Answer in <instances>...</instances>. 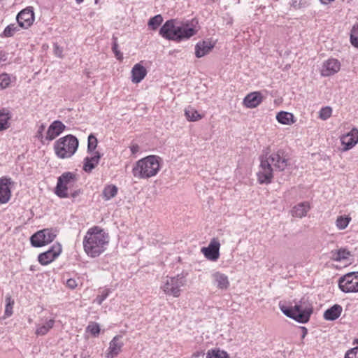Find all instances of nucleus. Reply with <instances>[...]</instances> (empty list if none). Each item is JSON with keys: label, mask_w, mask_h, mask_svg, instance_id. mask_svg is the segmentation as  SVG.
<instances>
[{"label": "nucleus", "mask_w": 358, "mask_h": 358, "mask_svg": "<svg viewBox=\"0 0 358 358\" xmlns=\"http://www.w3.org/2000/svg\"><path fill=\"white\" fill-rule=\"evenodd\" d=\"M259 160V170L257 176L260 184H270L273 178V171H283L289 164L287 155L282 149L271 153L269 148H267L263 150Z\"/></svg>", "instance_id": "obj_1"}, {"label": "nucleus", "mask_w": 358, "mask_h": 358, "mask_svg": "<svg viewBox=\"0 0 358 358\" xmlns=\"http://www.w3.org/2000/svg\"><path fill=\"white\" fill-rule=\"evenodd\" d=\"M108 242V234L101 227L94 226L87 230L83 242V248L89 257L95 258L106 250Z\"/></svg>", "instance_id": "obj_2"}, {"label": "nucleus", "mask_w": 358, "mask_h": 358, "mask_svg": "<svg viewBox=\"0 0 358 358\" xmlns=\"http://www.w3.org/2000/svg\"><path fill=\"white\" fill-rule=\"evenodd\" d=\"M164 38L181 42L190 38L196 34V30L188 24H177L176 20H167L160 28L159 31Z\"/></svg>", "instance_id": "obj_3"}, {"label": "nucleus", "mask_w": 358, "mask_h": 358, "mask_svg": "<svg viewBox=\"0 0 358 358\" xmlns=\"http://www.w3.org/2000/svg\"><path fill=\"white\" fill-rule=\"evenodd\" d=\"M161 158L149 155L138 160L132 169L133 176L138 179H148L157 174L160 169Z\"/></svg>", "instance_id": "obj_4"}, {"label": "nucleus", "mask_w": 358, "mask_h": 358, "mask_svg": "<svg viewBox=\"0 0 358 358\" xmlns=\"http://www.w3.org/2000/svg\"><path fill=\"white\" fill-rule=\"evenodd\" d=\"M279 307L287 317L303 324L309 321L313 313V306L304 297L299 303H296L294 306H287L280 303Z\"/></svg>", "instance_id": "obj_5"}, {"label": "nucleus", "mask_w": 358, "mask_h": 358, "mask_svg": "<svg viewBox=\"0 0 358 358\" xmlns=\"http://www.w3.org/2000/svg\"><path fill=\"white\" fill-rule=\"evenodd\" d=\"M78 140L73 135L69 134L57 140L54 144V150L60 159L73 156L78 148Z\"/></svg>", "instance_id": "obj_6"}, {"label": "nucleus", "mask_w": 358, "mask_h": 358, "mask_svg": "<svg viewBox=\"0 0 358 358\" xmlns=\"http://www.w3.org/2000/svg\"><path fill=\"white\" fill-rule=\"evenodd\" d=\"M186 283L185 276L177 275L174 277H166L164 284L161 286L163 292L169 296L178 297L180 295V288Z\"/></svg>", "instance_id": "obj_7"}, {"label": "nucleus", "mask_w": 358, "mask_h": 358, "mask_svg": "<svg viewBox=\"0 0 358 358\" xmlns=\"http://www.w3.org/2000/svg\"><path fill=\"white\" fill-rule=\"evenodd\" d=\"M78 180L77 175L72 172H64L57 178L55 193L60 198H68V189Z\"/></svg>", "instance_id": "obj_8"}, {"label": "nucleus", "mask_w": 358, "mask_h": 358, "mask_svg": "<svg viewBox=\"0 0 358 358\" xmlns=\"http://www.w3.org/2000/svg\"><path fill=\"white\" fill-rule=\"evenodd\" d=\"M58 231L55 228H46L39 230L30 237L32 246L40 248L52 242L57 236Z\"/></svg>", "instance_id": "obj_9"}, {"label": "nucleus", "mask_w": 358, "mask_h": 358, "mask_svg": "<svg viewBox=\"0 0 358 358\" xmlns=\"http://www.w3.org/2000/svg\"><path fill=\"white\" fill-rule=\"evenodd\" d=\"M338 287L345 293L358 292V272L348 273L341 277Z\"/></svg>", "instance_id": "obj_10"}, {"label": "nucleus", "mask_w": 358, "mask_h": 358, "mask_svg": "<svg viewBox=\"0 0 358 358\" xmlns=\"http://www.w3.org/2000/svg\"><path fill=\"white\" fill-rule=\"evenodd\" d=\"M62 250L61 244L56 243L48 250L39 254L38 261L41 265H48L61 254Z\"/></svg>", "instance_id": "obj_11"}, {"label": "nucleus", "mask_w": 358, "mask_h": 358, "mask_svg": "<svg viewBox=\"0 0 358 358\" xmlns=\"http://www.w3.org/2000/svg\"><path fill=\"white\" fill-rule=\"evenodd\" d=\"M16 20L19 26L23 29L29 28L34 21V13L32 8H27L21 10Z\"/></svg>", "instance_id": "obj_12"}, {"label": "nucleus", "mask_w": 358, "mask_h": 358, "mask_svg": "<svg viewBox=\"0 0 358 358\" xmlns=\"http://www.w3.org/2000/svg\"><path fill=\"white\" fill-rule=\"evenodd\" d=\"M341 66V62L337 59L329 58L323 62L321 75L324 77L334 75L340 71Z\"/></svg>", "instance_id": "obj_13"}, {"label": "nucleus", "mask_w": 358, "mask_h": 358, "mask_svg": "<svg viewBox=\"0 0 358 358\" xmlns=\"http://www.w3.org/2000/svg\"><path fill=\"white\" fill-rule=\"evenodd\" d=\"M220 248L219 241L217 238H213L208 247L202 248L201 252L208 259L216 261L220 257Z\"/></svg>", "instance_id": "obj_14"}, {"label": "nucleus", "mask_w": 358, "mask_h": 358, "mask_svg": "<svg viewBox=\"0 0 358 358\" xmlns=\"http://www.w3.org/2000/svg\"><path fill=\"white\" fill-rule=\"evenodd\" d=\"M66 125L59 120L53 121L49 126L45 139L51 141L59 136L65 129Z\"/></svg>", "instance_id": "obj_15"}, {"label": "nucleus", "mask_w": 358, "mask_h": 358, "mask_svg": "<svg viewBox=\"0 0 358 358\" xmlns=\"http://www.w3.org/2000/svg\"><path fill=\"white\" fill-rule=\"evenodd\" d=\"M341 141L344 146L343 151H347L352 148L358 143V129L353 128L349 133L343 135Z\"/></svg>", "instance_id": "obj_16"}, {"label": "nucleus", "mask_w": 358, "mask_h": 358, "mask_svg": "<svg viewBox=\"0 0 358 358\" xmlns=\"http://www.w3.org/2000/svg\"><path fill=\"white\" fill-rule=\"evenodd\" d=\"M12 180L9 178H0V203H6L10 199V185Z\"/></svg>", "instance_id": "obj_17"}, {"label": "nucleus", "mask_w": 358, "mask_h": 358, "mask_svg": "<svg viewBox=\"0 0 358 358\" xmlns=\"http://www.w3.org/2000/svg\"><path fill=\"white\" fill-rule=\"evenodd\" d=\"M122 336H115L110 342L106 358H115L122 350L124 343L122 341Z\"/></svg>", "instance_id": "obj_18"}, {"label": "nucleus", "mask_w": 358, "mask_h": 358, "mask_svg": "<svg viewBox=\"0 0 358 358\" xmlns=\"http://www.w3.org/2000/svg\"><path fill=\"white\" fill-rule=\"evenodd\" d=\"M262 99L260 92H251L244 98L243 104L248 108H254L262 103Z\"/></svg>", "instance_id": "obj_19"}, {"label": "nucleus", "mask_w": 358, "mask_h": 358, "mask_svg": "<svg viewBox=\"0 0 358 358\" xmlns=\"http://www.w3.org/2000/svg\"><path fill=\"white\" fill-rule=\"evenodd\" d=\"M214 44L210 41H203L199 42L195 45V56L197 58H201L208 54L212 50Z\"/></svg>", "instance_id": "obj_20"}, {"label": "nucleus", "mask_w": 358, "mask_h": 358, "mask_svg": "<svg viewBox=\"0 0 358 358\" xmlns=\"http://www.w3.org/2000/svg\"><path fill=\"white\" fill-rule=\"evenodd\" d=\"M214 284L218 289H227L229 286L228 277L219 271L215 272L212 275Z\"/></svg>", "instance_id": "obj_21"}, {"label": "nucleus", "mask_w": 358, "mask_h": 358, "mask_svg": "<svg viewBox=\"0 0 358 358\" xmlns=\"http://www.w3.org/2000/svg\"><path fill=\"white\" fill-rule=\"evenodd\" d=\"M147 75L146 69L141 64H136L131 70L132 82L134 83H140Z\"/></svg>", "instance_id": "obj_22"}, {"label": "nucleus", "mask_w": 358, "mask_h": 358, "mask_svg": "<svg viewBox=\"0 0 358 358\" xmlns=\"http://www.w3.org/2000/svg\"><path fill=\"white\" fill-rule=\"evenodd\" d=\"M343 308L341 305L334 304L324 311L323 317L326 320L334 321L338 319L341 315Z\"/></svg>", "instance_id": "obj_23"}, {"label": "nucleus", "mask_w": 358, "mask_h": 358, "mask_svg": "<svg viewBox=\"0 0 358 358\" xmlns=\"http://www.w3.org/2000/svg\"><path fill=\"white\" fill-rule=\"evenodd\" d=\"M12 118V113L7 108L0 109V131L6 130L10 126L9 120Z\"/></svg>", "instance_id": "obj_24"}, {"label": "nucleus", "mask_w": 358, "mask_h": 358, "mask_svg": "<svg viewBox=\"0 0 358 358\" xmlns=\"http://www.w3.org/2000/svg\"><path fill=\"white\" fill-rule=\"evenodd\" d=\"M101 155L99 152H96L94 156L86 157L84 159L83 170L87 173H90L99 164Z\"/></svg>", "instance_id": "obj_25"}, {"label": "nucleus", "mask_w": 358, "mask_h": 358, "mask_svg": "<svg viewBox=\"0 0 358 358\" xmlns=\"http://www.w3.org/2000/svg\"><path fill=\"white\" fill-rule=\"evenodd\" d=\"M310 209V205L308 202H302L296 205L292 210V214L294 217H303L306 215Z\"/></svg>", "instance_id": "obj_26"}, {"label": "nucleus", "mask_w": 358, "mask_h": 358, "mask_svg": "<svg viewBox=\"0 0 358 358\" xmlns=\"http://www.w3.org/2000/svg\"><path fill=\"white\" fill-rule=\"evenodd\" d=\"M55 320L51 319L42 325H37L35 334L37 336H44L54 327Z\"/></svg>", "instance_id": "obj_27"}, {"label": "nucleus", "mask_w": 358, "mask_h": 358, "mask_svg": "<svg viewBox=\"0 0 358 358\" xmlns=\"http://www.w3.org/2000/svg\"><path fill=\"white\" fill-rule=\"evenodd\" d=\"M277 120L283 124H291L294 123V115L292 113L285 111H280L276 115Z\"/></svg>", "instance_id": "obj_28"}, {"label": "nucleus", "mask_w": 358, "mask_h": 358, "mask_svg": "<svg viewBox=\"0 0 358 358\" xmlns=\"http://www.w3.org/2000/svg\"><path fill=\"white\" fill-rule=\"evenodd\" d=\"M117 194V187L113 185H106L102 192L103 196L106 201L115 197Z\"/></svg>", "instance_id": "obj_29"}, {"label": "nucleus", "mask_w": 358, "mask_h": 358, "mask_svg": "<svg viewBox=\"0 0 358 358\" xmlns=\"http://www.w3.org/2000/svg\"><path fill=\"white\" fill-rule=\"evenodd\" d=\"M332 259L337 262H341L348 259L350 252L345 248H341L336 251H332Z\"/></svg>", "instance_id": "obj_30"}, {"label": "nucleus", "mask_w": 358, "mask_h": 358, "mask_svg": "<svg viewBox=\"0 0 358 358\" xmlns=\"http://www.w3.org/2000/svg\"><path fill=\"white\" fill-rule=\"evenodd\" d=\"M206 358H230L227 352L215 348L209 350L206 353Z\"/></svg>", "instance_id": "obj_31"}, {"label": "nucleus", "mask_w": 358, "mask_h": 358, "mask_svg": "<svg viewBox=\"0 0 358 358\" xmlns=\"http://www.w3.org/2000/svg\"><path fill=\"white\" fill-rule=\"evenodd\" d=\"M18 25L15 24H10L8 25L3 30V33L1 34V37H11L13 36L17 31L20 30Z\"/></svg>", "instance_id": "obj_32"}, {"label": "nucleus", "mask_w": 358, "mask_h": 358, "mask_svg": "<svg viewBox=\"0 0 358 358\" xmlns=\"http://www.w3.org/2000/svg\"><path fill=\"white\" fill-rule=\"evenodd\" d=\"M350 221L351 217L349 216H338L336 220V225L338 229L343 230L348 227Z\"/></svg>", "instance_id": "obj_33"}, {"label": "nucleus", "mask_w": 358, "mask_h": 358, "mask_svg": "<svg viewBox=\"0 0 358 358\" xmlns=\"http://www.w3.org/2000/svg\"><path fill=\"white\" fill-rule=\"evenodd\" d=\"M185 114L187 119L189 121H197L201 118V115L192 108L185 109Z\"/></svg>", "instance_id": "obj_34"}, {"label": "nucleus", "mask_w": 358, "mask_h": 358, "mask_svg": "<svg viewBox=\"0 0 358 358\" xmlns=\"http://www.w3.org/2000/svg\"><path fill=\"white\" fill-rule=\"evenodd\" d=\"M163 22V17L161 15H157L151 17L148 21V26L153 30L157 29Z\"/></svg>", "instance_id": "obj_35"}, {"label": "nucleus", "mask_w": 358, "mask_h": 358, "mask_svg": "<svg viewBox=\"0 0 358 358\" xmlns=\"http://www.w3.org/2000/svg\"><path fill=\"white\" fill-rule=\"evenodd\" d=\"M10 81V76L8 73H1L0 75V89L3 90L7 88L9 86Z\"/></svg>", "instance_id": "obj_36"}, {"label": "nucleus", "mask_w": 358, "mask_h": 358, "mask_svg": "<svg viewBox=\"0 0 358 358\" xmlns=\"http://www.w3.org/2000/svg\"><path fill=\"white\" fill-rule=\"evenodd\" d=\"M351 44L358 48V26L354 25L350 33Z\"/></svg>", "instance_id": "obj_37"}, {"label": "nucleus", "mask_w": 358, "mask_h": 358, "mask_svg": "<svg viewBox=\"0 0 358 358\" xmlns=\"http://www.w3.org/2000/svg\"><path fill=\"white\" fill-rule=\"evenodd\" d=\"M112 50H113V53L115 54L116 58L118 60H120V61L122 60L123 55L118 50L117 38V37H115V36L113 37Z\"/></svg>", "instance_id": "obj_38"}, {"label": "nucleus", "mask_w": 358, "mask_h": 358, "mask_svg": "<svg viewBox=\"0 0 358 358\" xmlns=\"http://www.w3.org/2000/svg\"><path fill=\"white\" fill-rule=\"evenodd\" d=\"M96 146L97 139L93 134H91L88 136L87 152H92L96 149Z\"/></svg>", "instance_id": "obj_39"}, {"label": "nucleus", "mask_w": 358, "mask_h": 358, "mask_svg": "<svg viewBox=\"0 0 358 358\" xmlns=\"http://www.w3.org/2000/svg\"><path fill=\"white\" fill-rule=\"evenodd\" d=\"M332 113V109L329 106L323 107L320 110L319 117L322 120H326L329 118Z\"/></svg>", "instance_id": "obj_40"}, {"label": "nucleus", "mask_w": 358, "mask_h": 358, "mask_svg": "<svg viewBox=\"0 0 358 358\" xmlns=\"http://www.w3.org/2000/svg\"><path fill=\"white\" fill-rule=\"evenodd\" d=\"M110 290L109 289H104L101 292V294L97 295L94 299V302L98 305H101L103 301L108 296Z\"/></svg>", "instance_id": "obj_41"}, {"label": "nucleus", "mask_w": 358, "mask_h": 358, "mask_svg": "<svg viewBox=\"0 0 358 358\" xmlns=\"http://www.w3.org/2000/svg\"><path fill=\"white\" fill-rule=\"evenodd\" d=\"M87 329L89 332H90L91 334H92L94 336H96L99 334L100 332V327L97 323H91L90 324Z\"/></svg>", "instance_id": "obj_42"}, {"label": "nucleus", "mask_w": 358, "mask_h": 358, "mask_svg": "<svg viewBox=\"0 0 358 358\" xmlns=\"http://www.w3.org/2000/svg\"><path fill=\"white\" fill-rule=\"evenodd\" d=\"M45 125L44 124H41L36 131L35 137L38 139L41 143H44L43 139L45 136H43V131H45Z\"/></svg>", "instance_id": "obj_43"}, {"label": "nucleus", "mask_w": 358, "mask_h": 358, "mask_svg": "<svg viewBox=\"0 0 358 358\" xmlns=\"http://www.w3.org/2000/svg\"><path fill=\"white\" fill-rule=\"evenodd\" d=\"M344 358H358V346L348 350Z\"/></svg>", "instance_id": "obj_44"}, {"label": "nucleus", "mask_w": 358, "mask_h": 358, "mask_svg": "<svg viewBox=\"0 0 358 358\" xmlns=\"http://www.w3.org/2000/svg\"><path fill=\"white\" fill-rule=\"evenodd\" d=\"M13 302L10 303V301L6 304L5 308V316L10 317L13 314Z\"/></svg>", "instance_id": "obj_45"}, {"label": "nucleus", "mask_w": 358, "mask_h": 358, "mask_svg": "<svg viewBox=\"0 0 358 358\" xmlns=\"http://www.w3.org/2000/svg\"><path fill=\"white\" fill-rule=\"evenodd\" d=\"M66 286L70 289H75L78 286L76 280L73 278H70L66 281Z\"/></svg>", "instance_id": "obj_46"}, {"label": "nucleus", "mask_w": 358, "mask_h": 358, "mask_svg": "<svg viewBox=\"0 0 358 358\" xmlns=\"http://www.w3.org/2000/svg\"><path fill=\"white\" fill-rule=\"evenodd\" d=\"M54 52L55 55L58 57H62L63 49L60 48L57 44L54 45Z\"/></svg>", "instance_id": "obj_47"}, {"label": "nucleus", "mask_w": 358, "mask_h": 358, "mask_svg": "<svg viewBox=\"0 0 358 358\" xmlns=\"http://www.w3.org/2000/svg\"><path fill=\"white\" fill-rule=\"evenodd\" d=\"M8 54L3 50H0V62H6L8 59Z\"/></svg>", "instance_id": "obj_48"}, {"label": "nucleus", "mask_w": 358, "mask_h": 358, "mask_svg": "<svg viewBox=\"0 0 358 358\" xmlns=\"http://www.w3.org/2000/svg\"><path fill=\"white\" fill-rule=\"evenodd\" d=\"M291 6L295 9H299L301 8V3L297 0H292Z\"/></svg>", "instance_id": "obj_49"}, {"label": "nucleus", "mask_w": 358, "mask_h": 358, "mask_svg": "<svg viewBox=\"0 0 358 358\" xmlns=\"http://www.w3.org/2000/svg\"><path fill=\"white\" fill-rule=\"evenodd\" d=\"M81 193H82L81 189H78L74 190L73 192H71L70 196L72 198H76Z\"/></svg>", "instance_id": "obj_50"}, {"label": "nucleus", "mask_w": 358, "mask_h": 358, "mask_svg": "<svg viewBox=\"0 0 358 358\" xmlns=\"http://www.w3.org/2000/svg\"><path fill=\"white\" fill-rule=\"evenodd\" d=\"M131 152L133 155H135L139 151V146L138 145H133L130 147Z\"/></svg>", "instance_id": "obj_51"}, {"label": "nucleus", "mask_w": 358, "mask_h": 358, "mask_svg": "<svg viewBox=\"0 0 358 358\" xmlns=\"http://www.w3.org/2000/svg\"><path fill=\"white\" fill-rule=\"evenodd\" d=\"M29 270L31 271H35L36 270V266L31 265L29 268Z\"/></svg>", "instance_id": "obj_52"}, {"label": "nucleus", "mask_w": 358, "mask_h": 358, "mask_svg": "<svg viewBox=\"0 0 358 358\" xmlns=\"http://www.w3.org/2000/svg\"><path fill=\"white\" fill-rule=\"evenodd\" d=\"M302 329H303V334L302 337L303 338L306 335V334H307V329H306V327H302Z\"/></svg>", "instance_id": "obj_53"}, {"label": "nucleus", "mask_w": 358, "mask_h": 358, "mask_svg": "<svg viewBox=\"0 0 358 358\" xmlns=\"http://www.w3.org/2000/svg\"><path fill=\"white\" fill-rule=\"evenodd\" d=\"M78 3H80L83 1V0H76Z\"/></svg>", "instance_id": "obj_54"}, {"label": "nucleus", "mask_w": 358, "mask_h": 358, "mask_svg": "<svg viewBox=\"0 0 358 358\" xmlns=\"http://www.w3.org/2000/svg\"><path fill=\"white\" fill-rule=\"evenodd\" d=\"M99 0H94V2L96 4H97L99 3Z\"/></svg>", "instance_id": "obj_55"}]
</instances>
